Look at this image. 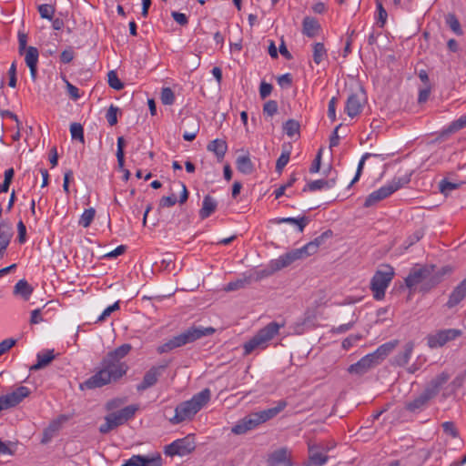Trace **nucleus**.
Returning a JSON list of instances; mask_svg holds the SVG:
<instances>
[{"mask_svg":"<svg viewBox=\"0 0 466 466\" xmlns=\"http://www.w3.org/2000/svg\"><path fill=\"white\" fill-rule=\"evenodd\" d=\"M131 350L132 346L125 343L107 352L100 363V369L84 382V386L87 389L101 388L121 379L129 369L123 360Z\"/></svg>","mask_w":466,"mask_h":466,"instance_id":"f257e3e1","label":"nucleus"},{"mask_svg":"<svg viewBox=\"0 0 466 466\" xmlns=\"http://www.w3.org/2000/svg\"><path fill=\"white\" fill-rule=\"evenodd\" d=\"M211 391L206 388L195 394L190 400L178 404L175 409V415L169 418L173 425L191 420L210 400Z\"/></svg>","mask_w":466,"mask_h":466,"instance_id":"f03ea898","label":"nucleus"},{"mask_svg":"<svg viewBox=\"0 0 466 466\" xmlns=\"http://www.w3.org/2000/svg\"><path fill=\"white\" fill-rule=\"evenodd\" d=\"M433 271L434 266L413 268L405 279V284L410 291H413L421 283L420 290L427 292L441 282L444 274H434Z\"/></svg>","mask_w":466,"mask_h":466,"instance_id":"7ed1b4c3","label":"nucleus"},{"mask_svg":"<svg viewBox=\"0 0 466 466\" xmlns=\"http://www.w3.org/2000/svg\"><path fill=\"white\" fill-rule=\"evenodd\" d=\"M283 326L284 324H279L278 322L272 321L260 329L254 337L244 343V355H249L257 349H266L268 341H270L279 333V329Z\"/></svg>","mask_w":466,"mask_h":466,"instance_id":"20e7f679","label":"nucleus"},{"mask_svg":"<svg viewBox=\"0 0 466 466\" xmlns=\"http://www.w3.org/2000/svg\"><path fill=\"white\" fill-rule=\"evenodd\" d=\"M394 277V269L390 265H384L378 269L370 280V290L376 300H381L385 297V291Z\"/></svg>","mask_w":466,"mask_h":466,"instance_id":"39448f33","label":"nucleus"},{"mask_svg":"<svg viewBox=\"0 0 466 466\" xmlns=\"http://www.w3.org/2000/svg\"><path fill=\"white\" fill-rule=\"evenodd\" d=\"M306 258L307 256L304 253L302 248L292 249L279 256L278 258L270 260L267 269L263 271V275H271L279 270H281L284 268L289 267L296 260Z\"/></svg>","mask_w":466,"mask_h":466,"instance_id":"423d86ee","label":"nucleus"},{"mask_svg":"<svg viewBox=\"0 0 466 466\" xmlns=\"http://www.w3.org/2000/svg\"><path fill=\"white\" fill-rule=\"evenodd\" d=\"M215 332L212 327L203 328L193 326L183 331L182 333L171 338L177 348L188 343H192L203 337H208Z\"/></svg>","mask_w":466,"mask_h":466,"instance_id":"0eeeda50","label":"nucleus"},{"mask_svg":"<svg viewBox=\"0 0 466 466\" xmlns=\"http://www.w3.org/2000/svg\"><path fill=\"white\" fill-rule=\"evenodd\" d=\"M196 449V443L192 435L177 439L165 446L164 452L167 456H186Z\"/></svg>","mask_w":466,"mask_h":466,"instance_id":"6e6552de","label":"nucleus"},{"mask_svg":"<svg viewBox=\"0 0 466 466\" xmlns=\"http://www.w3.org/2000/svg\"><path fill=\"white\" fill-rule=\"evenodd\" d=\"M461 330L458 329H441L426 337L427 345L431 349L440 348L444 346L447 342L461 336Z\"/></svg>","mask_w":466,"mask_h":466,"instance_id":"1a4fd4ad","label":"nucleus"},{"mask_svg":"<svg viewBox=\"0 0 466 466\" xmlns=\"http://www.w3.org/2000/svg\"><path fill=\"white\" fill-rule=\"evenodd\" d=\"M169 361L162 364L152 366L144 375L142 381L137 385V390L143 392L146 390L155 386L158 379L162 376L165 370L168 367Z\"/></svg>","mask_w":466,"mask_h":466,"instance_id":"9d476101","label":"nucleus"},{"mask_svg":"<svg viewBox=\"0 0 466 466\" xmlns=\"http://www.w3.org/2000/svg\"><path fill=\"white\" fill-rule=\"evenodd\" d=\"M31 393L29 388L19 386L12 392L0 396V411L15 407Z\"/></svg>","mask_w":466,"mask_h":466,"instance_id":"9b49d317","label":"nucleus"},{"mask_svg":"<svg viewBox=\"0 0 466 466\" xmlns=\"http://www.w3.org/2000/svg\"><path fill=\"white\" fill-rule=\"evenodd\" d=\"M401 187V184L399 181H391L390 183L382 186L379 189L371 192L365 199L364 207L370 208L377 204L378 202L390 197L395 191Z\"/></svg>","mask_w":466,"mask_h":466,"instance_id":"f8f14e48","label":"nucleus"},{"mask_svg":"<svg viewBox=\"0 0 466 466\" xmlns=\"http://www.w3.org/2000/svg\"><path fill=\"white\" fill-rule=\"evenodd\" d=\"M163 460L160 453L152 455H133L127 461L126 466H162Z\"/></svg>","mask_w":466,"mask_h":466,"instance_id":"ddd939ff","label":"nucleus"},{"mask_svg":"<svg viewBox=\"0 0 466 466\" xmlns=\"http://www.w3.org/2000/svg\"><path fill=\"white\" fill-rule=\"evenodd\" d=\"M261 424L257 412H252L240 420L232 428L231 431L237 435L245 434L248 431L256 429Z\"/></svg>","mask_w":466,"mask_h":466,"instance_id":"4468645a","label":"nucleus"},{"mask_svg":"<svg viewBox=\"0 0 466 466\" xmlns=\"http://www.w3.org/2000/svg\"><path fill=\"white\" fill-rule=\"evenodd\" d=\"M378 365V360L370 353L362 357L358 362L351 364L348 368V371L350 374L363 375Z\"/></svg>","mask_w":466,"mask_h":466,"instance_id":"2eb2a0df","label":"nucleus"},{"mask_svg":"<svg viewBox=\"0 0 466 466\" xmlns=\"http://www.w3.org/2000/svg\"><path fill=\"white\" fill-rule=\"evenodd\" d=\"M449 373L443 371L433 378L425 387L424 391L432 399L436 397L441 388L449 380Z\"/></svg>","mask_w":466,"mask_h":466,"instance_id":"dca6fc26","label":"nucleus"},{"mask_svg":"<svg viewBox=\"0 0 466 466\" xmlns=\"http://www.w3.org/2000/svg\"><path fill=\"white\" fill-rule=\"evenodd\" d=\"M268 466H294L287 448L273 451L268 458Z\"/></svg>","mask_w":466,"mask_h":466,"instance_id":"f3484780","label":"nucleus"},{"mask_svg":"<svg viewBox=\"0 0 466 466\" xmlns=\"http://www.w3.org/2000/svg\"><path fill=\"white\" fill-rule=\"evenodd\" d=\"M14 235L12 224L7 221L0 222V258L4 254Z\"/></svg>","mask_w":466,"mask_h":466,"instance_id":"a211bd4d","label":"nucleus"},{"mask_svg":"<svg viewBox=\"0 0 466 466\" xmlns=\"http://www.w3.org/2000/svg\"><path fill=\"white\" fill-rule=\"evenodd\" d=\"M363 100L364 97H360L358 94H351L349 96L344 108L345 113L350 117L358 116L362 110Z\"/></svg>","mask_w":466,"mask_h":466,"instance_id":"6ab92c4d","label":"nucleus"},{"mask_svg":"<svg viewBox=\"0 0 466 466\" xmlns=\"http://www.w3.org/2000/svg\"><path fill=\"white\" fill-rule=\"evenodd\" d=\"M414 342L408 341L404 346L401 351H400L391 360V364L393 366L404 367L410 361L411 354L414 350Z\"/></svg>","mask_w":466,"mask_h":466,"instance_id":"aec40b11","label":"nucleus"},{"mask_svg":"<svg viewBox=\"0 0 466 466\" xmlns=\"http://www.w3.org/2000/svg\"><path fill=\"white\" fill-rule=\"evenodd\" d=\"M432 398L424 390L412 400L406 402L405 409L410 412H418L424 410Z\"/></svg>","mask_w":466,"mask_h":466,"instance_id":"412c9836","label":"nucleus"},{"mask_svg":"<svg viewBox=\"0 0 466 466\" xmlns=\"http://www.w3.org/2000/svg\"><path fill=\"white\" fill-rule=\"evenodd\" d=\"M123 424L125 421L117 412L109 413L105 417V422L99 426V432L106 434Z\"/></svg>","mask_w":466,"mask_h":466,"instance_id":"4be33fe9","label":"nucleus"},{"mask_svg":"<svg viewBox=\"0 0 466 466\" xmlns=\"http://www.w3.org/2000/svg\"><path fill=\"white\" fill-rule=\"evenodd\" d=\"M332 231L327 230L323 232L319 237L315 238L314 240L307 243L305 246L302 247V249L304 253L306 254L307 258L310 255L315 254L318 251V248L319 246L324 244L325 240L331 238Z\"/></svg>","mask_w":466,"mask_h":466,"instance_id":"5701e85b","label":"nucleus"},{"mask_svg":"<svg viewBox=\"0 0 466 466\" xmlns=\"http://www.w3.org/2000/svg\"><path fill=\"white\" fill-rule=\"evenodd\" d=\"M466 297V279H463L451 293L446 306L451 309Z\"/></svg>","mask_w":466,"mask_h":466,"instance_id":"b1692460","label":"nucleus"},{"mask_svg":"<svg viewBox=\"0 0 466 466\" xmlns=\"http://www.w3.org/2000/svg\"><path fill=\"white\" fill-rule=\"evenodd\" d=\"M321 29L320 24L315 17L306 16L302 22V33L308 37H314L319 35Z\"/></svg>","mask_w":466,"mask_h":466,"instance_id":"393cba45","label":"nucleus"},{"mask_svg":"<svg viewBox=\"0 0 466 466\" xmlns=\"http://www.w3.org/2000/svg\"><path fill=\"white\" fill-rule=\"evenodd\" d=\"M287 407V401L281 400L278 401L277 406L273 408H269L264 410L258 411L257 414L261 420V423H264L274 417H276L279 413H280Z\"/></svg>","mask_w":466,"mask_h":466,"instance_id":"a878e982","label":"nucleus"},{"mask_svg":"<svg viewBox=\"0 0 466 466\" xmlns=\"http://www.w3.org/2000/svg\"><path fill=\"white\" fill-rule=\"evenodd\" d=\"M336 179H337V175H335L334 177H331L329 179H318V180L311 181L304 187L303 192H306L308 190L309 191H316V190H321L324 188H327V189L331 188L335 186Z\"/></svg>","mask_w":466,"mask_h":466,"instance_id":"bb28decb","label":"nucleus"},{"mask_svg":"<svg viewBox=\"0 0 466 466\" xmlns=\"http://www.w3.org/2000/svg\"><path fill=\"white\" fill-rule=\"evenodd\" d=\"M309 466H321L328 461V456L315 444H309Z\"/></svg>","mask_w":466,"mask_h":466,"instance_id":"cd10ccee","label":"nucleus"},{"mask_svg":"<svg viewBox=\"0 0 466 466\" xmlns=\"http://www.w3.org/2000/svg\"><path fill=\"white\" fill-rule=\"evenodd\" d=\"M399 344L398 339H393L389 342H386L382 345H380L375 351H373L371 354L373 355L374 359L378 360V363L380 364Z\"/></svg>","mask_w":466,"mask_h":466,"instance_id":"c85d7f7f","label":"nucleus"},{"mask_svg":"<svg viewBox=\"0 0 466 466\" xmlns=\"http://www.w3.org/2000/svg\"><path fill=\"white\" fill-rule=\"evenodd\" d=\"M56 355L54 353V350H47L43 352H39L36 355L37 361L35 364L31 366L30 370H38L45 367H46L53 360H55Z\"/></svg>","mask_w":466,"mask_h":466,"instance_id":"c756f323","label":"nucleus"},{"mask_svg":"<svg viewBox=\"0 0 466 466\" xmlns=\"http://www.w3.org/2000/svg\"><path fill=\"white\" fill-rule=\"evenodd\" d=\"M207 149L213 152L218 160H222L228 150V145L225 140L217 138L208 144Z\"/></svg>","mask_w":466,"mask_h":466,"instance_id":"7c9ffc66","label":"nucleus"},{"mask_svg":"<svg viewBox=\"0 0 466 466\" xmlns=\"http://www.w3.org/2000/svg\"><path fill=\"white\" fill-rule=\"evenodd\" d=\"M218 207V202L215 198L210 197L209 195H207L202 203V208L199 210V217L202 219L208 218L211 216L212 213L215 212Z\"/></svg>","mask_w":466,"mask_h":466,"instance_id":"2f4dec72","label":"nucleus"},{"mask_svg":"<svg viewBox=\"0 0 466 466\" xmlns=\"http://www.w3.org/2000/svg\"><path fill=\"white\" fill-rule=\"evenodd\" d=\"M33 290V287L25 279H20L14 287V294L25 301L30 299Z\"/></svg>","mask_w":466,"mask_h":466,"instance_id":"473e14b6","label":"nucleus"},{"mask_svg":"<svg viewBox=\"0 0 466 466\" xmlns=\"http://www.w3.org/2000/svg\"><path fill=\"white\" fill-rule=\"evenodd\" d=\"M236 166L238 170L245 175H249L254 170V165L248 154L238 156L236 160Z\"/></svg>","mask_w":466,"mask_h":466,"instance_id":"72a5a7b5","label":"nucleus"},{"mask_svg":"<svg viewBox=\"0 0 466 466\" xmlns=\"http://www.w3.org/2000/svg\"><path fill=\"white\" fill-rule=\"evenodd\" d=\"M276 224H282V223H288V224H294L298 226V229L299 232H303L305 227L309 222V218L307 217H301V218H278L273 220Z\"/></svg>","mask_w":466,"mask_h":466,"instance_id":"f704fd0d","label":"nucleus"},{"mask_svg":"<svg viewBox=\"0 0 466 466\" xmlns=\"http://www.w3.org/2000/svg\"><path fill=\"white\" fill-rule=\"evenodd\" d=\"M291 153V145L290 144H283L282 145V152L276 162V170L279 173H281L283 168L289 161Z\"/></svg>","mask_w":466,"mask_h":466,"instance_id":"c9c22d12","label":"nucleus"},{"mask_svg":"<svg viewBox=\"0 0 466 466\" xmlns=\"http://www.w3.org/2000/svg\"><path fill=\"white\" fill-rule=\"evenodd\" d=\"M251 280H252L251 277H244L242 279H238L234 281L228 282L225 286L224 290L229 292V291H235V290L246 288L248 285H249L251 283Z\"/></svg>","mask_w":466,"mask_h":466,"instance_id":"e433bc0d","label":"nucleus"},{"mask_svg":"<svg viewBox=\"0 0 466 466\" xmlns=\"http://www.w3.org/2000/svg\"><path fill=\"white\" fill-rule=\"evenodd\" d=\"M300 125L295 119H289L283 124V130L285 134L293 137L295 135H299Z\"/></svg>","mask_w":466,"mask_h":466,"instance_id":"4c0bfd02","label":"nucleus"},{"mask_svg":"<svg viewBox=\"0 0 466 466\" xmlns=\"http://www.w3.org/2000/svg\"><path fill=\"white\" fill-rule=\"evenodd\" d=\"M327 56V50L322 43H315L313 45V60L317 65H319L326 59Z\"/></svg>","mask_w":466,"mask_h":466,"instance_id":"58836bf2","label":"nucleus"},{"mask_svg":"<svg viewBox=\"0 0 466 466\" xmlns=\"http://www.w3.org/2000/svg\"><path fill=\"white\" fill-rule=\"evenodd\" d=\"M25 62L26 66L37 65L39 52L35 46H28L25 51Z\"/></svg>","mask_w":466,"mask_h":466,"instance_id":"ea45409f","label":"nucleus"},{"mask_svg":"<svg viewBox=\"0 0 466 466\" xmlns=\"http://www.w3.org/2000/svg\"><path fill=\"white\" fill-rule=\"evenodd\" d=\"M445 22L451 30L456 35H461L463 34L461 24L454 14H448L445 16Z\"/></svg>","mask_w":466,"mask_h":466,"instance_id":"a19ab883","label":"nucleus"},{"mask_svg":"<svg viewBox=\"0 0 466 466\" xmlns=\"http://www.w3.org/2000/svg\"><path fill=\"white\" fill-rule=\"evenodd\" d=\"M37 10L39 12V15L41 18L47 19V20H53L56 8L52 5L48 4H42L37 6Z\"/></svg>","mask_w":466,"mask_h":466,"instance_id":"79ce46f5","label":"nucleus"},{"mask_svg":"<svg viewBox=\"0 0 466 466\" xmlns=\"http://www.w3.org/2000/svg\"><path fill=\"white\" fill-rule=\"evenodd\" d=\"M95 215H96L95 208H90L85 209V211L83 212V214L81 215V217L79 218V221H78L79 225L82 226L83 228H88L91 225L92 221L94 220Z\"/></svg>","mask_w":466,"mask_h":466,"instance_id":"37998d69","label":"nucleus"},{"mask_svg":"<svg viewBox=\"0 0 466 466\" xmlns=\"http://www.w3.org/2000/svg\"><path fill=\"white\" fill-rule=\"evenodd\" d=\"M137 410H138V406L132 404V405H128V406L121 409L120 410H118L116 412L119 414V416L122 418V420L126 423L127 420H131L135 416Z\"/></svg>","mask_w":466,"mask_h":466,"instance_id":"c03bdc74","label":"nucleus"},{"mask_svg":"<svg viewBox=\"0 0 466 466\" xmlns=\"http://www.w3.org/2000/svg\"><path fill=\"white\" fill-rule=\"evenodd\" d=\"M466 127V114L452 121L447 128V132L455 133Z\"/></svg>","mask_w":466,"mask_h":466,"instance_id":"a18cd8bd","label":"nucleus"},{"mask_svg":"<svg viewBox=\"0 0 466 466\" xmlns=\"http://www.w3.org/2000/svg\"><path fill=\"white\" fill-rule=\"evenodd\" d=\"M107 81L108 85L111 88L115 90H121L124 87L123 83L118 78L116 73L115 71H109L107 74Z\"/></svg>","mask_w":466,"mask_h":466,"instance_id":"49530a36","label":"nucleus"},{"mask_svg":"<svg viewBox=\"0 0 466 466\" xmlns=\"http://www.w3.org/2000/svg\"><path fill=\"white\" fill-rule=\"evenodd\" d=\"M70 133L72 139H77L84 142V128L79 123H73L70 125Z\"/></svg>","mask_w":466,"mask_h":466,"instance_id":"de8ad7c7","label":"nucleus"},{"mask_svg":"<svg viewBox=\"0 0 466 466\" xmlns=\"http://www.w3.org/2000/svg\"><path fill=\"white\" fill-rule=\"evenodd\" d=\"M126 142L123 137H119L117 138V150H116V158L117 163L120 167H122L125 164V154H124V147H125Z\"/></svg>","mask_w":466,"mask_h":466,"instance_id":"09e8293b","label":"nucleus"},{"mask_svg":"<svg viewBox=\"0 0 466 466\" xmlns=\"http://www.w3.org/2000/svg\"><path fill=\"white\" fill-rule=\"evenodd\" d=\"M161 102L164 105H173L175 102V95L170 87H164L161 91Z\"/></svg>","mask_w":466,"mask_h":466,"instance_id":"8fccbe9b","label":"nucleus"},{"mask_svg":"<svg viewBox=\"0 0 466 466\" xmlns=\"http://www.w3.org/2000/svg\"><path fill=\"white\" fill-rule=\"evenodd\" d=\"M59 427H60V422L59 421H53L49 425V427L45 430L44 436H43V439H42V443H46L47 441H49L51 440V438L53 437L54 433L56 431H58Z\"/></svg>","mask_w":466,"mask_h":466,"instance_id":"3c124183","label":"nucleus"},{"mask_svg":"<svg viewBox=\"0 0 466 466\" xmlns=\"http://www.w3.org/2000/svg\"><path fill=\"white\" fill-rule=\"evenodd\" d=\"M372 155L370 154V153H366L362 156V157L360 158L359 164H358V167H357V171H356V174L353 177V179L350 181V185H349V187H350L353 184H355L356 182L359 181L360 176H361V173H362V170H363V167H364V164H365V160L367 158H369L370 157H371Z\"/></svg>","mask_w":466,"mask_h":466,"instance_id":"603ef678","label":"nucleus"},{"mask_svg":"<svg viewBox=\"0 0 466 466\" xmlns=\"http://www.w3.org/2000/svg\"><path fill=\"white\" fill-rule=\"evenodd\" d=\"M459 187V184L457 183H452V182H450L448 181L447 179H442L440 183H439V188H440V191L447 196L448 194H450L452 190L456 189Z\"/></svg>","mask_w":466,"mask_h":466,"instance_id":"864d4df0","label":"nucleus"},{"mask_svg":"<svg viewBox=\"0 0 466 466\" xmlns=\"http://www.w3.org/2000/svg\"><path fill=\"white\" fill-rule=\"evenodd\" d=\"M382 2H383V0H375L376 8L378 11V21L380 23L381 27L385 25L387 17H388L387 11L385 10V8L383 6Z\"/></svg>","mask_w":466,"mask_h":466,"instance_id":"5fc2aeb1","label":"nucleus"},{"mask_svg":"<svg viewBox=\"0 0 466 466\" xmlns=\"http://www.w3.org/2000/svg\"><path fill=\"white\" fill-rule=\"evenodd\" d=\"M117 112L118 108L113 105H111L106 114V118L109 124V126L113 127L117 123Z\"/></svg>","mask_w":466,"mask_h":466,"instance_id":"6e6d98bb","label":"nucleus"},{"mask_svg":"<svg viewBox=\"0 0 466 466\" xmlns=\"http://www.w3.org/2000/svg\"><path fill=\"white\" fill-rule=\"evenodd\" d=\"M443 432L451 438H457L459 436L458 430L452 421H445L441 425Z\"/></svg>","mask_w":466,"mask_h":466,"instance_id":"4d7b16f0","label":"nucleus"},{"mask_svg":"<svg viewBox=\"0 0 466 466\" xmlns=\"http://www.w3.org/2000/svg\"><path fill=\"white\" fill-rule=\"evenodd\" d=\"M278 112V103L275 100H268L264 104L263 113L268 116H274Z\"/></svg>","mask_w":466,"mask_h":466,"instance_id":"13d9d810","label":"nucleus"},{"mask_svg":"<svg viewBox=\"0 0 466 466\" xmlns=\"http://www.w3.org/2000/svg\"><path fill=\"white\" fill-rule=\"evenodd\" d=\"M117 309H119V301H116L113 305L105 309L101 315L98 317L97 321L102 322L106 320L114 311Z\"/></svg>","mask_w":466,"mask_h":466,"instance_id":"bf43d9fd","label":"nucleus"},{"mask_svg":"<svg viewBox=\"0 0 466 466\" xmlns=\"http://www.w3.org/2000/svg\"><path fill=\"white\" fill-rule=\"evenodd\" d=\"M361 339L362 335L360 334L350 335L342 341V348L344 350H350L354 344H356Z\"/></svg>","mask_w":466,"mask_h":466,"instance_id":"052dcab7","label":"nucleus"},{"mask_svg":"<svg viewBox=\"0 0 466 466\" xmlns=\"http://www.w3.org/2000/svg\"><path fill=\"white\" fill-rule=\"evenodd\" d=\"M15 175V170L13 167L8 168L5 171V179L2 184V189L4 192H7L10 187V184L13 180Z\"/></svg>","mask_w":466,"mask_h":466,"instance_id":"680f3d73","label":"nucleus"},{"mask_svg":"<svg viewBox=\"0 0 466 466\" xmlns=\"http://www.w3.org/2000/svg\"><path fill=\"white\" fill-rule=\"evenodd\" d=\"M177 347L174 343L173 339H170L167 342L163 343L162 345L158 346L157 350L159 354L167 353Z\"/></svg>","mask_w":466,"mask_h":466,"instance_id":"e2e57ef3","label":"nucleus"},{"mask_svg":"<svg viewBox=\"0 0 466 466\" xmlns=\"http://www.w3.org/2000/svg\"><path fill=\"white\" fill-rule=\"evenodd\" d=\"M198 131H199V126H198V124L194 122L191 130L184 132L183 138L186 141H193L196 138Z\"/></svg>","mask_w":466,"mask_h":466,"instance_id":"0e129e2a","label":"nucleus"},{"mask_svg":"<svg viewBox=\"0 0 466 466\" xmlns=\"http://www.w3.org/2000/svg\"><path fill=\"white\" fill-rule=\"evenodd\" d=\"M177 202V197L174 194H172L171 196L162 197L159 202V207L170 208L173 207Z\"/></svg>","mask_w":466,"mask_h":466,"instance_id":"69168bd1","label":"nucleus"},{"mask_svg":"<svg viewBox=\"0 0 466 466\" xmlns=\"http://www.w3.org/2000/svg\"><path fill=\"white\" fill-rule=\"evenodd\" d=\"M272 85L271 84H268L267 82H261L260 84V86H259V95H260V97L262 99H265L266 97H268L270 93L272 92Z\"/></svg>","mask_w":466,"mask_h":466,"instance_id":"338daca9","label":"nucleus"},{"mask_svg":"<svg viewBox=\"0 0 466 466\" xmlns=\"http://www.w3.org/2000/svg\"><path fill=\"white\" fill-rule=\"evenodd\" d=\"M171 16L180 25H186L188 23L187 15L183 13L173 11Z\"/></svg>","mask_w":466,"mask_h":466,"instance_id":"774afa93","label":"nucleus"}]
</instances>
